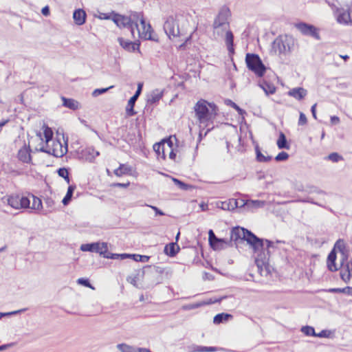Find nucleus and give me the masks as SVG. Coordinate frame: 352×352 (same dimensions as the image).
Masks as SVG:
<instances>
[{"label": "nucleus", "mask_w": 352, "mask_h": 352, "mask_svg": "<svg viewBox=\"0 0 352 352\" xmlns=\"http://www.w3.org/2000/svg\"><path fill=\"white\" fill-rule=\"evenodd\" d=\"M126 280H127V281L129 283H130L133 285L137 287V282H138V275L129 276L127 277Z\"/></svg>", "instance_id": "obj_51"}, {"label": "nucleus", "mask_w": 352, "mask_h": 352, "mask_svg": "<svg viewBox=\"0 0 352 352\" xmlns=\"http://www.w3.org/2000/svg\"><path fill=\"white\" fill-rule=\"evenodd\" d=\"M113 86H110L108 88H102V89H95L93 93H92V96L94 97H96L100 94H102L104 93H105L106 91H107L109 89L112 88Z\"/></svg>", "instance_id": "obj_48"}, {"label": "nucleus", "mask_w": 352, "mask_h": 352, "mask_svg": "<svg viewBox=\"0 0 352 352\" xmlns=\"http://www.w3.org/2000/svg\"><path fill=\"white\" fill-rule=\"evenodd\" d=\"M255 151H256V160L257 161H258L259 162H269L272 160V157L271 156H265L261 151L258 146H256L255 147Z\"/></svg>", "instance_id": "obj_33"}, {"label": "nucleus", "mask_w": 352, "mask_h": 352, "mask_svg": "<svg viewBox=\"0 0 352 352\" xmlns=\"http://www.w3.org/2000/svg\"><path fill=\"white\" fill-rule=\"evenodd\" d=\"M226 104L231 106L232 108L236 110L240 115H243L245 113L244 110L241 109L236 103H234L230 100H228L226 101Z\"/></svg>", "instance_id": "obj_45"}, {"label": "nucleus", "mask_w": 352, "mask_h": 352, "mask_svg": "<svg viewBox=\"0 0 352 352\" xmlns=\"http://www.w3.org/2000/svg\"><path fill=\"white\" fill-rule=\"evenodd\" d=\"M31 197L32 198V206L30 205L29 208H31V209L35 210H40L41 209H42L43 204H42L41 199L37 197L34 196V195H32Z\"/></svg>", "instance_id": "obj_34"}, {"label": "nucleus", "mask_w": 352, "mask_h": 352, "mask_svg": "<svg viewBox=\"0 0 352 352\" xmlns=\"http://www.w3.org/2000/svg\"><path fill=\"white\" fill-rule=\"evenodd\" d=\"M230 11L228 8H223L220 10L218 15L214 19L213 28H218L221 26L224 28H230V25L228 21Z\"/></svg>", "instance_id": "obj_12"}, {"label": "nucleus", "mask_w": 352, "mask_h": 352, "mask_svg": "<svg viewBox=\"0 0 352 352\" xmlns=\"http://www.w3.org/2000/svg\"><path fill=\"white\" fill-rule=\"evenodd\" d=\"M73 19L76 24L81 25L85 23L86 13L83 10H76L73 14Z\"/></svg>", "instance_id": "obj_25"}, {"label": "nucleus", "mask_w": 352, "mask_h": 352, "mask_svg": "<svg viewBox=\"0 0 352 352\" xmlns=\"http://www.w3.org/2000/svg\"><path fill=\"white\" fill-rule=\"evenodd\" d=\"M351 275L352 274L351 273L349 265H345L344 269L340 272V278L345 283H348L350 280Z\"/></svg>", "instance_id": "obj_35"}, {"label": "nucleus", "mask_w": 352, "mask_h": 352, "mask_svg": "<svg viewBox=\"0 0 352 352\" xmlns=\"http://www.w3.org/2000/svg\"><path fill=\"white\" fill-rule=\"evenodd\" d=\"M228 245V242L226 241V243H221L217 244L214 250H221L225 248Z\"/></svg>", "instance_id": "obj_56"}, {"label": "nucleus", "mask_w": 352, "mask_h": 352, "mask_svg": "<svg viewBox=\"0 0 352 352\" xmlns=\"http://www.w3.org/2000/svg\"><path fill=\"white\" fill-rule=\"evenodd\" d=\"M230 240L235 243L239 241H246L254 252H260L263 249V240L243 228H233L230 234Z\"/></svg>", "instance_id": "obj_3"}, {"label": "nucleus", "mask_w": 352, "mask_h": 352, "mask_svg": "<svg viewBox=\"0 0 352 352\" xmlns=\"http://www.w3.org/2000/svg\"><path fill=\"white\" fill-rule=\"evenodd\" d=\"M112 20L120 28H128L131 32L130 19H129L128 16L119 14H114L112 17Z\"/></svg>", "instance_id": "obj_15"}, {"label": "nucleus", "mask_w": 352, "mask_h": 352, "mask_svg": "<svg viewBox=\"0 0 352 352\" xmlns=\"http://www.w3.org/2000/svg\"><path fill=\"white\" fill-rule=\"evenodd\" d=\"M62 100L63 104L65 107H67L72 110H76L79 108V102L74 99L62 97Z\"/></svg>", "instance_id": "obj_27"}, {"label": "nucleus", "mask_w": 352, "mask_h": 352, "mask_svg": "<svg viewBox=\"0 0 352 352\" xmlns=\"http://www.w3.org/2000/svg\"><path fill=\"white\" fill-rule=\"evenodd\" d=\"M131 256L135 261H140V262H148L150 257L148 256H142L140 254H131Z\"/></svg>", "instance_id": "obj_44"}, {"label": "nucleus", "mask_w": 352, "mask_h": 352, "mask_svg": "<svg viewBox=\"0 0 352 352\" xmlns=\"http://www.w3.org/2000/svg\"><path fill=\"white\" fill-rule=\"evenodd\" d=\"M80 250L83 252H93L99 253L101 255H104L107 253L108 247L106 243H85L80 246Z\"/></svg>", "instance_id": "obj_11"}, {"label": "nucleus", "mask_w": 352, "mask_h": 352, "mask_svg": "<svg viewBox=\"0 0 352 352\" xmlns=\"http://www.w3.org/2000/svg\"><path fill=\"white\" fill-rule=\"evenodd\" d=\"M316 104H314L311 108V113H312V116L313 117L316 119Z\"/></svg>", "instance_id": "obj_63"}, {"label": "nucleus", "mask_w": 352, "mask_h": 352, "mask_svg": "<svg viewBox=\"0 0 352 352\" xmlns=\"http://www.w3.org/2000/svg\"><path fill=\"white\" fill-rule=\"evenodd\" d=\"M111 186L113 187L127 188L129 186V182L126 183V184L114 183Z\"/></svg>", "instance_id": "obj_55"}, {"label": "nucleus", "mask_w": 352, "mask_h": 352, "mask_svg": "<svg viewBox=\"0 0 352 352\" xmlns=\"http://www.w3.org/2000/svg\"><path fill=\"white\" fill-rule=\"evenodd\" d=\"M301 331L306 336H311L316 337V332L314 328L310 326L302 327Z\"/></svg>", "instance_id": "obj_40"}, {"label": "nucleus", "mask_w": 352, "mask_h": 352, "mask_svg": "<svg viewBox=\"0 0 352 352\" xmlns=\"http://www.w3.org/2000/svg\"><path fill=\"white\" fill-rule=\"evenodd\" d=\"M131 255L129 254H112L107 253L104 254V257L111 259H120L124 260L127 258H131Z\"/></svg>", "instance_id": "obj_32"}, {"label": "nucleus", "mask_w": 352, "mask_h": 352, "mask_svg": "<svg viewBox=\"0 0 352 352\" xmlns=\"http://www.w3.org/2000/svg\"><path fill=\"white\" fill-rule=\"evenodd\" d=\"M337 21L343 25H349L352 22V17L351 16L350 10H339L338 15L337 16Z\"/></svg>", "instance_id": "obj_19"}, {"label": "nucleus", "mask_w": 352, "mask_h": 352, "mask_svg": "<svg viewBox=\"0 0 352 352\" xmlns=\"http://www.w3.org/2000/svg\"><path fill=\"white\" fill-rule=\"evenodd\" d=\"M82 155L86 160L93 162L100 155V153L93 147H87L82 151Z\"/></svg>", "instance_id": "obj_24"}, {"label": "nucleus", "mask_w": 352, "mask_h": 352, "mask_svg": "<svg viewBox=\"0 0 352 352\" xmlns=\"http://www.w3.org/2000/svg\"><path fill=\"white\" fill-rule=\"evenodd\" d=\"M146 206L152 208L155 212L156 215H161V216L164 215V213L162 210H160L158 208H157L156 206H150L148 204H146Z\"/></svg>", "instance_id": "obj_54"}, {"label": "nucleus", "mask_w": 352, "mask_h": 352, "mask_svg": "<svg viewBox=\"0 0 352 352\" xmlns=\"http://www.w3.org/2000/svg\"><path fill=\"white\" fill-rule=\"evenodd\" d=\"M331 293H344L345 290L342 291L340 288H332L329 290Z\"/></svg>", "instance_id": "obj_60"}, {"label": "nucleus", "mask_w": 352, "mask_h": 352, "mask_svg": "<svg viewBox=\"0 0 352 352\" xmlns=\"http://www.w3.org/2000/svg\"><path fill=\"white\" fill-rule=\"evenodd\" d=\"M265 243V245H266V248H267V250H269V249L270 248H273L274 247V243L271 241H269L267 239H266L265 241H263V243Z\"/></svg>", "instance_id": "obj_57"}, {"label": "nucleus", "mask_w": 352, "mask_h": 352, "mask_svg": "<svg viewBox=\"0 0 352 352\" xmlns=\"http://www.w3.org/2000/svg\"><path fill=\"white\" fill-rule=\"evenodd\" d=\"M41 12L42 14L44 15V16H48L50 14V9H49V7L48 6H45L44 8H42V10H41Z\"/></svg>", "instance_id": "obj_59"}, {"label": "nucleus", "mask_w": 352, "mask_h": 352, "mask_svg": "<svg viewBox=\"0 0 352 352\" xmlns=\"http://www.w3.org/2000/svg\"><path fill=\"white\" fill-rule=\"evenodd\" d=\"M211 239H212V243H210V245H211V247L213 249H214L215 246L217 244L221 243H226V239H219L216 236H214V238H212Z\"/></svg>", "instance_id": "obj_47"}, {"label": "nucleus", "mask_w": 352, "mask_h": 352, "mask_svg": "<svg viewBox=\"0 0 352 352\" xmlns=\"http://www.w3.org/2000/svg\"><path fill=\"white\" fill-rule=\"evenodd\" d=\"M267 95L273 94L276 91V87L271 84L265 82L260 85Z\"/></svg>", "instance_id": "obj_37"}, {"label": "nucleus", "mask_w": 352, "mask_h": 352, "mask_svg": "<svg viewBox=\"0 0 352 352\" xmlns=\"http://www.w3.org/2000/svg\"><path fill=\"white\" fill-rule=\"evenodd\" d=\"M307 91L302 87H296L290 89L288 92L289 96L296 100H300L305 97Z\"/></svg>", "instance_id": "obj_23"}, {"label": "nucleus", "mask_w": 352, "mask_h": 352, "mask_svg": "<svg viewBox=\"0 0 352 352\" xmlns=\"http://www.w3.org/2000/svg\"><path fill=\"white\" fill-rule=\"evenodd\" d=\"M163 91L160 89H155L147 96L148 104H155L162 97Z\"/></svg>", "instance_id": "obj_26"}, {"label": "nucleus", "mask_w": 352, "mask_h": 352, "mask_svg": "<svg viewBox=\"0 0 352 352\" xmlns=\"http://www.w3.org/2000/svg\"><path fill=\"white\" fill-rule=\"evenodd\" d=\"M179 250V247L177 243H170L165 246L164 252L167 255L174 256L178 252Z\"/></svg>", "instance_id": "obj_28"}, {"label": "nucleus", "mask_w": 352, "mask_h": 352, "mask_svg": "<svg viewBox=\"0 0 352 352\" xmlns=\"http://www.w3.org/2000/svg\"><path fill=\"white\" fill-rule=\"evenodd\" d=\"M245 63L249 70L252 72L256 76L263 77L266 72L267 67L263 63L261 58L256 54H247Z\"/></svg>", "instance_id": "obj_5"}, {"label": "nucleus", "mask_w": 352, "mask_h": 352, "mask_svg": "<svg viewBox=\"0 0 352 352\" xmlns=\"http://www.w3.org/2000/svg\"><path fill=\"white\" fill-rule=\"evenodd\" d=\"M173 182L175 185H177L180 189L187 190L190 188H191V186L188 185L178 179L176 178H172Z\"/></svg>", "instance_id": "obj_39"}, {"label": "nucleus", "mask_w": 352, "mask_h": 352, "mask_svg": "<svg viewBox=\"0 0 352 352\" xmlns=\"http://www.w3.org/2000/svg\"><path fill=\"white\" fill-rule=\"evenodd\" d=\"M120 45L126 51L133 52L136 50L140 52V43L138 42H132L124 38L120 37L118 38Z\"/></svg>", "instance_id": "obj_16"}, {"label": "nucleus", "mask_w": 352, "mask_h": 352, "mask_svg": "<svg viewBox=\"0 0 352 352\" xmlns=\"http://www.w3.org/2000/svg\"><path fill=\"white\" fill-rule=\"evenodd\" d=\"M18 158L23 163H30L32 160L30 149L24 145L18 152Z\"/></svg>", "instance_id": "obj_21"}, {"label": "nucleus", "mask_w": 352, "mask_h": 352, "mask_svg": "<svg viewBox=\"0 0 352 352\" xmlns=\"http://www.w3.org/2000/svg\"><path fill=\"white\" fill-rule=\"evenodd\" d=\"M194 111L200 124L208 125V122H212L218 115L219 109L213 102L200 99L195 104Z\"/></svg>", "instance_id": "obj_1"}, {"label": "nucleus", "mask_w": 352, "mask_h": 352, "mask_svg": "<svg viewBox=\"0 0 352 352\" xmlns=\"http://www.w3.org/2000/svg\"><path fill=\"white\" fill-rule=\"evenodd\" d=\"M130 168L124 164H120V166L114 170V174L116 176L120 177L123 175L128 173L130 171Z\"/></svg>", "instance_id": "obj_36"}, {"label": "nucleus", "mask_w": 352, "mask_h": 352, "mask_svg": "<svg viewBox=\"0 0 352 352\" xmlns=\"http://www.w3.org/2000/svg\"><path fill=\"white\" fill-rule=\"evenodd\" d=\"M77 283L80 285L85 286V287L94 289V287L91 285L88 279L80 278L77 280Z\"/></svg>", "instance_id": "obj_49"}, {"label": "nucleus", "mask_w": 352, "mask_h": 352, "mask_svg": "<svg viewBox=\"0 0 352 352\" xmlns=\"http://www.w3.org/2000/svg\"><path fill=\"white\" fill-rule=\"evenodd\" d=\"M58 174L60 177H63L67 182L69 183V173L65 168H60L58 170Z\"/></svg>", "instance_id": "obj_42"}, {"label": "nucleus", "mask_w": 352, "mask_h": 352, "mask_svg": "<svg viewBox=\"0 0 352 352\" xmlns=\"http://www.w3.org/2000/svg\"><path fill=\"white\" fill-rule=\"evenodd\" d=\"M289 157V155L288 153H287L286 152H284V151H282L280 153H279L275 157V160L278 162H280V161H284V160H287Z\"/></svg>", "instance_id": "obj_46"}, {"label": "nucleus", "mask_w": 352, "mask_h": 352, "mask_svg": "<svg viewBox=\"0 0 352 352\" xmlns=\"http://www.w3.org/2000/svg\"><path fill=\"white\" fill-rule=\"evenodd\" d=\"M242 205L240 207H245L248 210L253 211L254 209L263 208L266 202L261 200H248L245 201L243 199L241 200Z\"/></svg>", "instance_id": "obj_17"}, {"label": "nucleus", "mask_w": 352, "mask_h": 352, "mask_svg": "<svg viewBox=\"0 0 352 352\" xmlns=\"http://www.w3.org/2000/svg\"><path fill=\"white\" fill-rule=\"evenodd\" d=\"M213 34L215 39L221 38L225 35V41L228 47V51L230 53L234 52L233 43L234 36L232 32L230 30V28H224L219 26L218 28H213Z\"/></svg>", "instance_id": "obj_7"}, {"label": "nucleus", "mask_w": 352, "mask_h": 352, "mask_svg": "<svg viewBox=\"0 0 352 352\" xmlns=\"http://www.w3.org/2000/svg\"><path fill=\"white\" fill-rule=\"evenodd\" d=\"M331 331L328 330H322L318 333H316V337L318 338H329L330 336Z\"/></svg>", "instance_id": "obj_53"}, {"label": "nucleus", "mask_w": 352, "mask_h": 352, "mask_svg": "<svg viewBox=\"0 0 352 352\" xmlns=\"http://www.w3.org/2000/svg\"><path fill=\"white\" fill-rule=\"evenodd\" d=\"M295 27L304 35L311 36L314 38H319L317 29L313 25L301 22L296 23Z\"/></svg>", "instance_id": "obj_13"}, {"label": "nucleus", "mask_w": 352, "mask_h": 352, "mask_svg": "<svg viewBox=\"0 0 352 352\" xmlns=\"http://www.w3.org/2000/svg\"><path fill=\"white\" fill-rule=\"evenodd\" d=\"M269 258V250L259 252L255 258V263L261 276H267L270 272Z\"/></svg>", "instance_id": "obj_6"}, {"label": "nucleus", "mask_w": 352, "mask_h": 352, "mask_svg": "<svg viewBox=\"0 0 352 352\" xmlns=\"http://www.w3.org/2000/svg\"><path fill=\"white\" fill-rule=\"evenodd\" d=\"M345 290L346 294H348L349 295H352V287H346L345 288H342V291Z\"/></svg>", "instance_id": "obj_64"}, {"label": "nucleus", "mask_w": 352, "mask_h": 352, "mask_svg": "<svg viewBox=\"0 0 352 352\" xmlns=\"http://www.w3.org/2000/svg\"><path fill=\"white\" fill-rule=\"evenodd\" d=\"M239 201L234 199H230L228 201H222L219 208L224 210H233L236 208H241Z\"/></svg>", "instance_id": "obj_20"}, {"label": "nucleus", "mask_w": 352, "mask_h": 352, "mask_svg": "<svg viewBox=\"0 0 352 352\" xmlns=\"http://www.w3.org/2000/svg\"><path fill=\"white\" fill-rule=\"evenodd\" d=\"M43 133H44V137L45 138V142H46L47 144H48L49 142L52 140L53 132L50 128H49L48 126H45Z\"/></svg>", "instance_id": "obj_41"}, {"label": "nucleus", "mask_w": 352, "mask_h": 352, "mask_svg": "<svg viewBox=\"0 0 352 352\" xmlns=\"http://www.w3.org/2000/svg\"><path fill=\"white\" fill-rule=\"evenodd\" d=\"M199 306H201V304H192V305H189L188 306H185V307H184V308L186 309H192L197 308Z\"/></svg>", "instance_id": "obj_58"}, {"label": "nucleus", "mask_w": 352, "mask_h": 352, "mask_svg": "<svg viewBox=\"0 0 352 352\" xmlns=\"http://www.w3.org/2000/svg\"><path fill=\"white\" fill-rule=\"evenodd\" d=\"M41 151L50 154L56 157H61L67 152V146H63L61 142L58 140H53L52 144L50 146L47 144V147H42Z\"/></svg>", "instance_id": "obj_8"}, {"label": "nucleus", "mask_w": 352, "mask_h": 352, "mask_svg": "<svg viewBox=\"0 0 352 352\" xmlns=\"http://www.w3.org/2000/svg\"><path fill=\"white\" fill-rule=\"evenodd\" d=\"M214 236H215V234L213 232V231L212 230H210L209 232H208L209 243H212V239H211L214 238Z\"/></svg>", "instance_id": "obj_62"}, {"label": "nucleus", "mask_w": 352, "mask_h": 352, "mask_svg": "<svg viewBox=\"0 0 352 352\" xmlns=\"http://www.w3.org/2000/svg\"><path fill=\"white\" fill-rule=\"evenodd\" d=\"M276 144H277L278 148H280V149H283V148L289 149V146L287 144L286 137L283 132L280 133Z\"/></svg>", "instance_id": "obj_30"}, {"label": "nucleus", "mask_w": 352, "mask_h": 352, "mask_svg": "<svg viewBox=\"0 0 352 352\" xmlns=\"http://www.w3.org/2000/svg\"><path fill=\"white\" fill-rule=\"evenodd\" d=\"M331 122L332 124H338L340 122V119L337 116H331Z\"/></svg>", "instance_id": "obj_61"}, {"label": "nucleus", "mask_w": 352, "mask_h": 352, "mask_svg": "<svg viewBox=\"0 0 352 352\" xmlns=\"http://www.w3.org/2000/svg\"><path fill=\"white\" fill-rule=\"evenodd\" d=\"M7 201L8 204L16 210L30 208V199L27 197L19 195H11L8 198Z\"/></svg>", "instance_id": "obj_9"}, {"label": "nucleus", "mask_w": 352, "mask_h": 352, "mask_svg": "<svg viewBox=\"0 0 352 352\" xmlns=\"http://www.w3.org/2000/svg\"><path fill=\"white\" fill-rule=\"evenodd\" d=\"M233 316L229 314H218L213 318V322L214 324H220L223 322L228 321L229 319L232 318Z\"/></svg>", "instance_id": "obj_29"}, {"label": "nucleus", "mask_w": 352, "mask_h": 352, "mask_svg": "<svg viewBox=\"0 0 352 352\" xmlns=\"http://www.w3.org/2000/svg\"><path fill=\"white\" fill-rule=\"evenodd\" d=\"M130 19L131 26V35L135 38V28L137 30L138 37L144 40H151L152 28L149 23H146L142 12H131L128 16Z\"/></svg>", "instance_id": "obj_2"}, {"label": "nucleus", "mask_w": 352, "mask_h": 352, "mask_svg": "<svg viewBox=\"0 0 352 352\" xmlns=\"http://www.w3.org/2000/svg\"><path fill=\"white\" fill-rule=\"evenodd\" d=\"M307 122V119L306 116L303 113L300 112V116H299V120H298V125L302 126V125L306 124Z\"/></svg>", "instance_id": "obj_52"}, {"label": "nucleus", "mask_w": 352, "mask_h": 352, "mask_svg": "<svg viewBox=\"0 0 352 352\" xmlns=\"http://www.w3.org/2000/svg\"><path fill=\"white\" fill-rule=\"evenodd\" d=\"M164 30L169 38L178 36L179 30L177 19L173 16H168L164 22Z\"/></svg>", "instance_id": "obj_10"}, {"label": "nucleus", "mask_w": 352, "mask_h": 352, "mask_svg": "<svg viewBox=\"0 0 352 352\" xmlns=\"http://www.w3.org/2000/svg\"><path fill=\"white\" fill-rule=\"evenodd\" d=\"M327 159L333 162H338L340 160H342L343 157L338 153H332L328 155Z\"/></svg>", "instance_id": "obj_43"}, {"label": "nucleus", "mask_w": 352, "mask_h": 352, "mask_svg": "<svg viewBox=\"0 0 352 352\" xmlns=\"http://www.w3.org/2000/svg\"><path fill=\"white\" fill-rule=\"evenodd\" d=\"M287 40L284 41L283 39L276 38L274 41V48L276 50H278L280 54L286 53L289 51V46L288 43H287Z\"/></svg>", "instance_id": "obj_22"}, {"label": "nucleus", "mask_w": 352, "mask_h": 352, "mask_svg": "<svg viewBox=\"0 0 352 352\" xmlns=\"http://www.w3.org/2000/svg\"><path fill=\"white\" fill-rule=\"evenodd\" d=\"M142 83H138V89L135 93V94L129 99L128 101L127 106L126 107V113L128 116H133L136 114V112L134 111V106L135 102L137 101L138 97L141 94L142 90Z\"/></svg>", "instance_id": "obj_14"}, {"label": "nucleus", "mask_w": 352, "mask_h": 352, "mask_svg": "<svg viewBox=\"0 0 352 352\" xmlns=\"http://www.w3.org/2000/svg\"><path fill=\"white\" fill-rule=\"evenodd\" d=\"M75 188L76 186L73 185H71L68 187L66 195L65 196L62 201L63 205L67 206L70 202Z\"/></svg>", "instance_id": "obj_31"}, {"label": "nucleus", "mask_w": 352, "mask_h": 352, "mask_svg": "<svg viewBox=\"0 0 352 352\" xmlns=\"http://www.w3.org/2000/svg\"><path fill=\"white\" fill-rule=\"evenodd\" d=\"M25 310V309H23L16 310V311H11V312H6V313L0 312V319H1L2 317H3V316L15 315V314H19V313H21V312H23V311H24Z\"/></svg>", "instance_id": "obj_50"}, {"label": "nucleus", "mask_w": 352, "mask_h": 352, "mask_svg": "<svg viewBox=\"0 0 352 352\" xmlns=\"http://www.w3.org/2000/svg\"><path fill=\"white\" fill-rule=\"evenodd\" d=\"M338 250L342 255L340 260L341 265H344L347 261V255L345 254V245L343 240L339 239L336 241L333 250L329 254L327 261V267L331 272H336L338 270L336 264V252L335 250Z\"/></svg>", "instance_id": "obj_4"}, {"label": "nucleus", "mask_w": 352, "mask_h": 352, "mask_svg": "<svg viewBox=\"0 0 352 352\" xmlns=\"http://www.w3.org/2000/svg\"><path fill=\"white\" fill-rule=\"evenodd\" d=\"M117 348L121 351V352H135V346L128 345L124 343L118 344L117 345Z\"/></svg>", "instance_id": "obj_38"}, {"label": "nucleus", "mask_w": 352, "mask_h": 352, "mask_svg": "<svg viewBox=\"0 0 352 352\" xmlns=\"http://www.w3.org/2000/svg\"><path fill=\"white\" fill-rule=\"evenodd\" d=\"M219 349L216 346H205L197 344H190L187 346L188 352H215L219 351Z\"/></svg>", "instance_id": "obj_18"}]
</instances>
